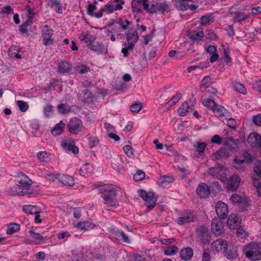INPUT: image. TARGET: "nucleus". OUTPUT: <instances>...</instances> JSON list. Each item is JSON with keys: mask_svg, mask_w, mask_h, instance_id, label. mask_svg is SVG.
<instances>
[{"mask_svg": "<svg viewBox=\"0 0 261 261\" xmlns=\"http://www.w3.org/2000/svg\"><path fill=\"white\" fill-rule=\"evenodd\" d=\"M90 68L84 64H78L75 68L76 72L80 74H86L90 72Z\"/></svg>", "mask_w": 261, "mask_h": 261, "instance_id": "nucleus-32", "label": "nucleus"}, {"mask_svg": "<svg viewBox=\"0 0 261 261\" xmlns=\"http://www.w3.org/2000/svg\"><path fill=\"white\" fill-rule=\"evenodd\" d=\"M196 239L200 244L208 243L211 237L208 228L203 225L198 227L196 230Z\"/></svg>", "mask_w": 261, "mask_h": 261, "instance_id": "nucleus-5", "label": "nucleus"}, {"mask_svg": "<svg viewBox=\"0 0 261 261\" xmlns=\"http://www.w3.org/2000/svg\"><path fill=\"white\" fill-rule=\"evenodd\" d=\"M114 27L112 23L109 24L103 28L104 32L107 36H110L112 41H114L113 35Z\"/></svg>", "mask_w": 261, "mask_h": 261, "instance_id": "nucleus-36", "label": "nucleus"}, {"mask_svg": "<svg viewBox=\"0 0 261 261\" xmlns=\"http://www.w3.org/2000/svg\"><path fill=\"white\" fill-rule=\"evenodd\" d=\"M187 1H177L176 4V7H178V9L181 11H186L188 9H190L192 11H195L197 6L194 4H187Z\"/></svg>", "mask_w": 261, "mask_h": 261, "instance_id": "nucleus-21", "label": "nucleus"}, {"mask_svg": "<svg viewBox=\"0 0 261 261\" xmlns=\"http://www.w3.org/2000/svg\"><path fill=\"white\" fill-rule=\"evenodd\" d=\"M59 180L60 182L66 186H73L74 185V178L70 176L64 175L59 177Z\"/></svg>", "mask_w": 261, "mask_h": 261, "instance_id": "nucleus-25", "label": "nucleus"}, {"mask_svg": "<svg viewBox=\"0 0 261 261\" xmlns=\"http://www.w3.org/2000/svg\"><path fill=\"white\" fill-rule=\"evenodd\" d=\"M220 219L214 218L212 221V231L215 236H220L224 231L223 223Z\"/></svg>", "mask_w": 261, "mask_h": 261, "instance_id": "nucleus-10", "label": "nucleus"}, {"mask_svg": "<svg viewBox=\"0 0 261 261\" xmlns=\"http://www.w3.org/2000/svg\"><path fill=\"white\" fill-rule=\"evenodd\" d=\"M188 36L193 40H201L204 37V33L202 31L198 32L192 31L188 33Z\"/></svg>", "mask_w": 261, "mask_h": 261, "instance_id": "nucleus-28", "label": "nucleus"}, {"mask_svg": "<svg viewBox=\"0 0 261 261\" xmlns=\"http://www.w3.org/2000/svg\"><path fill=\"white\" fill-rule=\"evenodd\" d=\"M229 186L228 190L231 191H234L238 189L240 184V177L236 174L232 175L229 179Z\"/></svg>", "mask_w": 261, "mask_h": 261, "instance_id": "nucleus-20", "label": "nucleus"}, {"mask_svg": "<svg viewBox=\"0 0 261 261\" xmlns=\"http://www.w3.org/2000/svg\"><path fill=\"white\" fill-rule=\"evenodd\" d=\"M215 208L219 218L224 219L227 217L229 209L225 203L220 200L218 201L216 204Z\"/></svg>", "mask_w": 261, "mask_h": 261, "instance_id": "nucleus-9", "label": "nucleus"}, {"mask_svg": "<svg viewBox=\"0 0 261 261\" xmlns=\"http://www.w3.org/2000/svg\"><path fill=\"white\" fill-rule=\"evenodd\" d=\"M58 68L59 72L63 74L68 73L72 70V65L66 61L60 63Z\"/></svg>", "mask_w": 261, "mask_h": 261, "instance_id": "nucleus-23", "label": "nucleus"}, {"mask_svg": "<svg viewBox=\"0 0 261 261\" xmlns=\"http://www.w3.org/2000/svg\"><path fill=\"white\" fill-rule=\"evenodd\" d=\"M230 200L232 201V202L234 203H242L244 199L241 196H239L238 194H232L230 198Z\"/></svg>", "mask_w": 261, "mask_h": 261, "instance_id": "nucleus-56", "label": "nucleus"}, {"mask_svg": "<svg viewBox=\"0 0 261 261\" xmlns=\"http://www.w3.org/2000/svg\"><path fill=\"white\" fill-rule=\"evenodd\" d=\"M145 173L141 170H138L134 175V179L136 181H140L145 177Z\"/></svg>", "mask_w": 261, "mask_h": 261, "instance_id": "nucleus-62", "label": "nucleus"}, {"mask_svg": "<svg viewBox=\"0 0 261 261\" xmlns=\"http://www.w3.org/2000/svg\"><path fill=\"white\" fill-rule=\"evenodd\" d=\"M163 251L166 255H174L178 251V248L175 245L163 247Z\"/></svg>", "mask_w": 261, "mask_h": 261, "instance_id": "nucleus-33", "label": "nucleus"}, {"mask_svg": "<svg viewBox=\"0 0 261 261\" xmlns=\"http://www.w3.org/2000/svg\"><path fill=\"white\" fill-rule=\"evenodd\" d=\"M48 5L58 12L61 13L63 12L62 7L58 1H51Z\"/></svg>", "mask_w": 261, "mask_h": 261, "instance_id": "nucleus-43", "label": "nucleus"}, {"mask_svg": "<svg viewBox=\"0 0 261 261\" xmlns=\"http://www.w3.org/2000/svg\"><path fill=\"white\" fill-rule=\"evenodd\" d=\"M143 8L150 13H164L169 10V7L165 2L143 1Z\"/></svg>", "mask_w": 261, "mask_h": 261, "instance_id": "nucleus-3", "label": "nucleus"}, {"mask_svg": "<svg viewBox=\"0 0 261 261\" xmlns=\"http://www.w3.org/2000/svg\"><path fill=\"white\" fill-rule=\"evenodd\" d=\"M80 174L82 176H85L90 172V167L89 164H85L81 168L80 171Z\"/></svg>", "mask_w": 261, "mask_h": 261, "instance_id": "nucleus-53", "label": "nucleus"}, {"mask_svg": "<svg viewBox=\"0 0 261 261\" xmlns=\"http://www.w3.org/2000/svg\"><path fill=\"white\" fill-rule=\"evenodd\" d=\"M194 109V102L190 100L184 103L178 109V113L181 116H185L188 114L190 111Z\"/></svg>", "mask_w": 261, "mask_h": 261, "instance_id": "nucleus-15", "label": "nucleus"}, {"mask_svg": "<svg viewBox=\"0 0 261 261\" xmlns=\"http://www.w3.org/2000/svg\"><path fill=\"white\" fill-rule=\"evenodd\" d=\"M75 226L77 228L87 230L89 228H92V224L89 222H81L75 225Z\"/></svg>", "mask_w": 261, "mask_h": 261, "instance_id": "nucleus-49", "label": "nucleus"}, {"mask_svg": "<svg viewBox=\"0 0 261 261\" xmlns=\"http://www.w3.org/2000/svg\"><path fill=\"white\" fill-rule=\"evenodd\" d=\"M246 257L253 261L261 259V244L252 242L246 245L243 250Z\"/></svg>", "mask_w": 261, "mask_h": 261, "instance_id": "nucleus-1", "label": "nucleus"}, {"mask_svg": "<svg viewBox=\"0 0 261 261\" xmlns=\"http://www.w3.org/2000/svg\"><path fill=\"white\" fill-rule=\"evenodd\" d=\"M181 98V94L180 93H176L173 97H172L170 101L168 102L169 103H171V105H175L176 103Z\"/></svg>", "mask_w": 261, "mask_h": 261, "instance_id": "nucleus-61", "label": "nucleus"}, {"mask_svg": "<svg viewBox=\"0 0 261 261\" xmlns=\"http://www.w3.org/2000/svg\"><path fill=\"white\" fill-rule=\"evenodd\" d=\"M241 223V218L236 214L230 215L227 221V224L230 229H234Z\"/></svg>", "mask_w": 261, "mask_h": 261, "instance_id": "nucleus-19", "label": "nucleus"}, {"mask_svg": "<svg viewBox=\"0 0 261 261\" xmlns=\"http://www.w3.org/2000/svg\"><path fill=\"white\" fill-rule=\"evenodd\" d=\"M58 109L61 113H66L69 112L70 108L67 105L62 103L58 106Z\"/></svg>", "mask_w": 261, "mask_h": 261, "instance_id": "nucleus-60", "label": "nucleus"}, {"mask_svg": "<svg viewBox=\"0 0 261 261\" xmlns=\"http://www.w3.org/2000/svg\"><path fill=\"white\" fill-rule=\"evenodd\" d=\"M53 111V107L50 105H47L44 108V114L46 117L50 116L52 114Z\"/></svg>", "mask_w": 261, "mask_h": 261, "instance_id": "nucleus-63", "label": "nucleus"}, {"mask_svg": "<svg viewBox=\"0 0 261 261\" xmlns=\"http://www.w3.org/2000/svg\"><path fill=\"white\" fill-rule=\"evenodd\" d=\"M241 160L243 161V163H249L253 161V157L247 152H243L240 156Z\"/></svg>", "mask_w": 261, "mask_h": 261, "instance_id": "nucleus-40", "label": "nucleus"}, {"mask_svg": "<svg viewBox=\"0 0 261 261\" xmlns=\"http://www.w3.org/2000/svg\"><path fill=\"white\" fill-rule=\"evenodd\" d=\"M140 196L145 201L146 205L148 207V211H150L156 205V199L154 197L153 192H147L144 190H141L140 191Z\"/></svg>", "mask_w": 261, "mask_h": 261, "instance_id": "nucleus-7", "label": "nucleus"}, {"mask_svg": "<svg viewBox=\"0 0 261 261\" xmlns=\"http://www.w3.org/2000/svg\"><path fill=\"white\" fill-rule=\"evenodd\" d=\"M83 126L82 121L77 118H71L67 124L69 132L74 135L79 134L82 130Z\"/></svg>", "mask_w": 261, "mask_h": 261, "instance_id": "nucleus-8", "label": "nucleus"}, {"mask_svg": "<svg viewBox=\"0 0 261 261\" xmlns=\"http://www.w3.org/2000/svg\"><path fill=\"white\" fill-rule=\"evenodd\" d=\"M18 48L16 46H11L9 49V55L11 57H15L16 59H20L21 56L18 53Z\"/></svg>", "mask_w": 261, "mask_h": 261, "instance_id": "nucleus-41", "label": "nucleus"}, {"mask_svg": "<svg viewBox=\"0 0 261 261\" xmlns=\"http://www.w3.org/2000/svg\"><path fill=\"white\" fill-rule=\"evenodd\" d=\"M211 141L212 143L217 145H220L222 143V138L218 135H215L212 137Z\"/></svg>", "mask_w": 261, "mask_h": 261, "instance_id": "nucleus-64", "label": "nucleus"}, {"mask_svg": "<svg viewBox=\"0 0 261 261\" xmlns=\"http://www.w3.org/2000/svg\"><path fill=\"white\" fill-rule=\"evenodd\" d=\"M23 211L30 214H34L37 213H39V208L37 206L34 205H24L23 207Z\"/></svg>", "mask_w": 261, "mask_h": 261, "instance_id": "nucleus-37", "label": "nucleus"}, {"mask_svg": "<svg viewBox=\"0 0 261 261\" xmlns=\"http://www.w3.org/2000/svg\"><path fill=\"white\" fill-rule=\"evenodd\" d=\"M214 114L216 117L224 116L227 113V110L223 106L217 104L213 111Z\"/></svg>", "mask_w": 261, "mask_h": 261, "instance_id": "nucleus-30", "label": "nucleus"}, {"mask_svg": "<svg viewBox=\"0 0 261 261\" xmlns=\"http://www.w3.org/2000/svg\"><path fill=\"white\" fill-rule=\"evenodd\" d=\"M197 194L200 198H206L210 194V189L205 183H201L198 185L197 188Z\"/></svg>", "mask_w": 261, "mask_h": 261, "instance_id": "nucleus-18", "label": "nucleus"}, {"mask_svg": "<svg viewBox=\"0 0 261 261\" xmlns=\"http://www.w3.org/2000/svg\"><path fill=\"white\" fill-rule=\"evenodd\" d=\"M7 194L11 196H22L27 195L30 196V194H28L25 190L23 189L18 184L12 186L9 188L6 191Z\"/></svg>", "mask_w": 261, "mask_h": 261, "instance_id": "nucleus-11", "label": "nucleus"}, {"mask_svg": "<svg viewBox=\"0 0 261 261\" xmlns=\"http://www.w3.org/2000/svg\"><path fill=\"white\" fill-rule=\"evenodd\" d=\"M90 48L93 51L99 54L104 50V46L98 42L94 41L89 45Z\"/></svg>", "mask_w": 261, "mask_h": 261, "instance_id": "nucleus-31", "label": "nucleus"}, {"mask_svg": "<svg viewBox=\"0 0 261 261\" xmlns=\"http://www.w3.org/2000/svg\"><path fill=\"white\" fill-rule=\"evenodd\" d=\"M17 104L19 107L20 110L22 112H25L28 109L29 106L26 102L21 100H18L17 101Z\"/></svg>", "mask_w": 261, "mask_h": 261, "instance_id": "nucleus-58", "label": "nucleus"}, {"mask_svg": "<svg viewBox=\"0 0 261 261\" xmlns=\"http://www.w3.org/2000/svg\"><path fill=\"white\" fill-rule=\"evenodd\" d=\"M16 181L19 186L30 194V196L37 194V192L32 187V180L25 174L19 173L16 177Z\"/></svg>", "mask_w": 261, "mask_h": 261, "instance_id": "nucleus-4", "label": "nucleus"}, {"mask_svg": "<svg viewBox=\"0 0 261 261\" xmlns=\"http://www.w3.org/2000/svg\"><path fill=\"white\" fill-rule=\"evenodd\" d=\"M212 248L218 252L222 251L223 253L227 248V242L220 239H217L213 242Z\"/></svg>", "mask_w": 261, "mask_h": 261, "instance_id": "nucleus-16", "label": "nucleus"}, {"mask_svg": "<svg viewBox=\"0 0 261 261\" xmlns=\"http://www.w3.org/2000/svg\"><path fill=\"white\" fill-rule=\"evenodd\" d=\"M30 233L31 234V237L33 239L38 241V242L42 241L43 239V237H42V236H41L39 233L35 232L34 230H31L30 231Z\"/></svg>", "mask_w": 261, "mask_h": 261, "instance_id": "nucleus-59", "label": "nucleus"}, {"mask_svg": "<svg viewBox=\"0 0 261 261\" xmlns=\"http://www.w3.org/2000/svg\"><path fill=\"white\" fill-rule=\"evenodd\" d=\"M61 146L66 151H71L76 154L79 152V148L75 146V142L71 139H64L61 142Z\"/></svg>", "mask_w": 261, "mask_h": 261, "instance_id": "nucleus-13", "label": "nucleus"}, {"mask_svg": "<svg viewBox=\"0 0 261 261\" xmlns=\"http://www.w3.org/2000/svg\"><path fill=\"white\" fill-rule=\"evenodd\" d=\"M65 124L62 121L57 123L51 129V133L54 136L61 135L64 130Z\"/></svg>", "mask_w": 261, "mask_h": 261, "instance_id": "nucleus-26", "label": "nucleus"}, {"mask_svg": "<svg viewBox=\"0 0 261 261\" xmlns=\"http://www.w3.org/2000/svg\"><path fill=\"white\" fill-rule=\"evenodd\" d=\"M116 23L119 26V28L123 30H126L130 22L127 19L119 18L116 21Z\"/></svg>", "mask_w": 261, "mask_h": 261, "instance_id": "nucleus-42", "label": "nucleus"}, {"mask_svg": "<svg viewBox=\"0 0 261 261\" xmlns=\"http://www.w3.org/2000/svg\"><path fill=\"white\" fill-rule=\"evenodd\" d=\"M80 40L84 41L90 45L92 42L95 41L96 38L92 35H91L88 32H82L79 37Z\"/></svg>", "mask_w": 261, "mask_h": 261, "instance_id": "nucleus-24", "label": "nucleus"}, {"mask_svg": "<svg viewBox=\"0 0 261 261\" xmlns=\"http://www.w3.org/2000/svg\"><path fill=\"white\" fill-rule=\"evenodd\" d=\"M20 229V225L16 223H10L8 225L7 233L9 234H13Z\"/></svg>", "mask_w": 261, "mask_h": 261, "instance_id": "nucleus-39", "label": "nucleus"}, {"mask_svg": "<svg viewBox=\"0 0 261 261\" xmlns=\"http://www.w3.org/2000/svg\"><path fill=\"white\" fill-rule=\"evenodd\" d=\"M53 32L48 26L43 27L42 31V36L43 38V43L46 45H49L53 43V40L51 38Z\"/></svg>", "mask_w": 261, "mask_h": 261, "instance_id": "nucleus-14", "label": "nucleus"}, {"mask_svg": "<svg viewBox=\"0 0 261 261\" xmlns=\"http://www.w3.org/2000/svg\"><path fill=\"white\" fill-rule=\"evenodd\" d=\"M143 105L141 102L133 104L130 107V110L135 113H138L142 109Z\"/></svg>", "mask_w": 261, "mask_h": 261, "instance_id": "nucleus-51", "label": "nucleus"}, {"mask_svg": "<svg viewBox=\"0 0 261 261\" xmlns=\"http://www.w3.org/2000/svg\"><path fill=\"white\" fill-rule=\"evenodd\" d=\"M180 256L183 260H188L190 259L193 255V251L190 247H186L180 251Z\"/></svg>", "mask_w": 261, "mask_h": 261, "instance_id": "nucleus-22", "label": "nucleus"}, {"mask_svg": "<svg viewBox=\"0 0 261 261\" xmlns=\"http://www.w3.org/2000/svg\"><path fill=\"white\" fill-rule=\"evenodd\" d=\"M105 126L108 132V136L112 139H114V133L113 132L114 129L113 126L109 123H105Z\"/></svg>", "mask_w": 261, "mask_h": 261, "instance_id": "nucleus-54", "label": "nucleus"}, {"mask_svg": "<svg viewBox=\"0 0 261 261\" xmlns=\"http://www.w3.org/2000/svg\"><path fill=\"white\" fill-rule=\"evenodd\" d=\"M202 103L204 106L210 108L213 111L215 107H216V105H217V103H216L213 100L210 98L203 99L202 101Z\"/></svg>", "mask_w": 261, "mask_h": 261, "instance_id": "nucleus-46", "label": "nucleus"}, {"mask_svg": "<svg viewBox=\"0 0 261 261\" xmlns=\"http://www.w3.org/2000/svg\"><path fill=\"white\" fill-rule=\"evenodd\" d=\"M211 78L210 76H205L201 82V88H208L211 85Z\"/></svg>", "mask_w": 261, "mask_h": 261, "instance_id": "nucleus-52", "label": "nucleus"}, {"mask_svg": "<svg viewBox=\"0 0 261 261\" xmlns=\"http://www.w3.org/2000/svg\"><path fill=\"white\" fill-rule=\"evenodd\" d=\"M101 196L103 199V202L108 206L114 205V187L112 185H105L98 187Z\"/></svg>", "mask_w": 261, "mask_h": 261, "instance_id": "nucleus-2", "label": "nucleus"}, {"mask_svg": "<svg viewBox=\"0 0 261 261\" xmlns=\"http://www.w3.org/2000/svg\"><path fill=\"white\" fill-rule=\"evenodd\" d=\"M202 103L204 106L210 108L213 111L215 107H216V105H217V103H216L213 100L210 98L203 99L202 101Z\"/></svg>", "mask_w": 261, "mask_h": 261, "instance_id": "nucleus-45", "label": "nucleus"}, {"mask_svg": "<svg viewBox=\"0 0 261 261\" xmlns=\"http://www.w3.org/2000/svg\"><path fill=\"white\" fill-rule=\"evenodd\" d=\"M126 40L128 45H133L135 47V44L138 40V35L137 32L133 29L129 30L128 32L126 33Z\"/></svg>", "mask_w": 261, "mask_h": 261, "instance_id": "nucleus-17", "label": "nucleus"}, {"mask_svg": "<svg viewBox=\"0 0 261 261\" xmlns=\"http://www.w3.org/2000/svg\"><path fill=\"white\" fill-rule=\"evenodd\" d=\"M202 103L204 106L210 108L213 111L215 107H216V105H217V103H216L213 100L210 98L203 99L202 101Z\"/></svg>", "mask_w": 261, "mask_h": 261, "instance_id": "nucleus-44", "label": "nucleus"}, {"mask_svg": "<svg viewBox=\"0 0 261 261\" xmlns=\"http://www.w3.org/2000/svg\"><path fill=\"white\" fill-rule=\"evenodd\" d=\"M222 168L220 166H216L209 169L208 173L209 174L215 176H217L221 171Z\"/></svg>", "mask_w": 261, "mask_h": 261, "instance_id": "nucleus-55", "label": "nucleus"}, {"mask_svg": "<svg viewBox=\"0 0 261 261\" xmlns=\"http://www.w3.org/2000/svg\"><path fill=\"white\" fill-rule=\"evenodd\" d=\"M206 146V144L205 142H197L194 145V148L198 154L201 155L204 153Z\"/></svg>", "mask_w": 261, "mask_h": 261, "instance_id": "nucleus-38", "label": "nucleus"}, {"mask_svg": "<svg viewBox=\"0 0 261 261\" xmlns=\"http://www.w3.org/2000/svg\"><path fill=\"white\" fill-rule=\"evenodd\" d=\"M225 256L228 259H233L238 257V253L236 249L232 247L226 249V251L224 252Z\"/></svg>", "mask_w": 261, "mask_h": 261, "instance_id": "nucleus-27", "label": "nucleus"}, {"mask_svg": "<svg viewBox=\"0 0 261 261\" xmlns=\"http://www.w3.org/2000/svg\"><path fill=\"white\" fill-rule=\"evenodd\" d=\"M37 157L41 162H47L50 160V154L45 151L38 152Z\"/></svg>", "mask_w": 261, "mask_h": 261, "instance_id": "nucleus-35", "label": "nucleus"}, {"mask_svg": "<svg viewBox=\"0 0 261 261\" xmlns=\"http://www.w3.org/2000/svg\"><path fill=\"white\" fill-rule=\"evenodd\" d=\"M247 142L252 147H261V136L256 133H251L247 138Z\"/></svg>", "mask_w": 261, "mask_h": 261, "instance_id": "nucleus-12", "label": "nucleus"}, {"mask_svg": "<svg viewBox=\"0 0 261 261\" xmlns=\"http://www.w3.org/2000/svg\"><path fill=\"white\" fill-rule=\"evenodd\" d=\"M250 16V13H246L244 12H239L234 17L233 22H240L241 21L246 20L247 19L249 18Z\"/></svg>", "mask_w": 261, "mask_h": 261, "instance_id": "nucleus-29", "label": "nucleus"}, {"mask_svg": "<svg viewBox=\"0 0 261 261\" xmlns=\"http://www.w3.org/2000/svg\"><path fill=\"white\" fill-rule=\"evenodd\" d=\"M202 261H211V250L208 248L203 249V251L201 256Z\"/></svg>", "mask_w": 261, "mask_h": 261, "instance_id": "nucleus-50", "label": "nucleus"}, {"mask_svg": "<svg viewBox=\"0 0 261 261\" xmlns=\"http://www.w3.org/2000/svg\"><path fill=\"white\" fill-rule=\"evenodd\" d=\"M142 6H143V1H132V9L134 12L141 13Z\"/></svg>", "mask_w": 261, "mask_h": 261, "instance_id": "nucleus-34", "label": "nucleus"}, {"mask_svg": "<svg viewBox=\"0 0 261 261\" xmlns=\"http://www.w3.org/2000/svg\"><path fill=\"white\" fill-rule=\"evenodd\" d=\"M197 220V217L190 211H187L181 213L180 216L176 218V222L180 225L186 223L193 222Z\"/></svg>", "mask_w": 261, "mask_h": 261, "instance_id": "nucleus-6", "label": "nucleus"}, {"mask_svg": "<svg viewBox=\"0 0 261 261\" xmlns=\"http://www.w3.org/2000/svg\"><path fill=\"white\" fill-rule=\"evenodd\" d=\"M233 87L234 89L240 93L245 94L246 90L244 86L239 83H236L233 84Z\"/></svg>", "mask_w": 261, "mask_h": 261, "instance_id": "nucleus-47", "label": "nucleus"}, {"mask_svg": "<svg viewBox=\"0 0 261 261\" xmlns=\"http://www.w3.org/2000/svg\"><path fill=\"white\" fill-rule=\"evenodd\" d=\"M254 171L257 176L261 177V162L257 161L254 164Z\"/></svg>", "mask_w": 261, "mask_h": 261, "instance_id": "nucleus-57", "label": "nucleus"}, {"mask_svg": "<svg viewBox=\"0 0 261 261\" xmlns=\"http://www.w3.org/2000/svg\"><path fill=\"white\" fill-rule=\"evenodd\" d=\"M116 236L120 238L121 241L125 243H130V240L128 238V237L124 233V232L122 231H118L116 233Z\"/></svg>", "mask_w": 261, "mask_h": 261, "instance_id": "nucleus-48", "label": "nucleus"}]
</instances>
